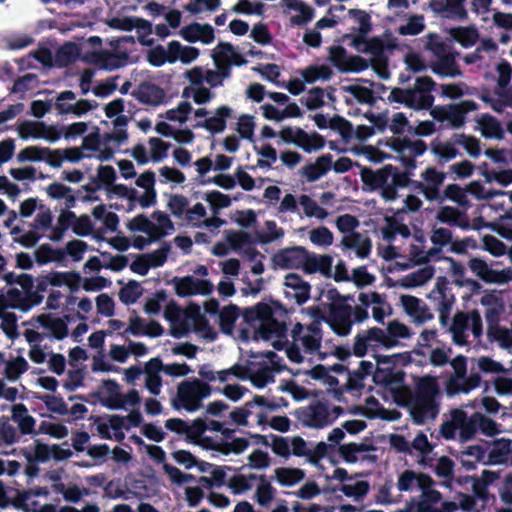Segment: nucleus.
<instances>
[{
    "instance_id": "393cba45",
    "label": "nucleus",
    "mask_w": 512,
    "mask_h": 512,
    "mask_svg": "<svg viewBox=\"0 0 512 512\" xmlns=\"http://www.w3.org/2000/svg\"><path fill=\"white\" fill-rule=\"evenodd\" d=\"M489 445L490 443L486 442V446L479 444L468 446L466 449L459 451L455 457L466 470H474L478 461L484 458Z\"/></svg>"
},
{
    "instance_id": "c03bdc74",
    "label": "nucleus",
    "mask_w": 512,
    "mask_h": 512,
    "mask_svg": "<svg viewBox=\"0 0 512 512\" xmlns=\"http://www.w3.org/2000/svg\"><path fill=\"white\" fill-rule=\"evenodd\" d=\"M34 397L42 401L46 409L50 412L60 415H66L69 413L67 404L63 400L62 396L34 393Z\"/></svg>"
},
{
    "instance_id": "9d476101",
    "label": "nucleus",
    "mask_w": 512,
    "mask_h": 512,
    "mask_svg": "<svg viewBox=\"0 0 512 512\" xmlns=\"http://www.w3.org/2000/svg\"><path fill=\"white\" fill-rule=\"evenodd\" d=\"M466 0H431L429 7L437 15L450 20L466 21L468 12L465 8Z\"/></svg>"
},
{
    "instance_id": "423d86ee",
    "label": "nucleus",
    "mask_w": 512,
    "mask_h": 512,
    "mask_svg": "<svg viewBox=\"0 0 512 512\" xmlns=\"http://www.w3.org/2000/svg\"><path fill=\"white\" fill-rule=\"evenodd\" d=\"M295 415L305 427L310 428H323L333 422L329 404L322 402V400H315L307 407L296 410Z\"/></svg>"
},
{
    "instance_id": "37998d69",
    "label": "nucleus",
    "mask_w": 512,
    "mask_h": 512,
    "mask_svg": "<svg viewBox=\"0 0 512 512\" xmlns=\"http://www.w3.org/2000/svg\"><path fill=\"white\" fill-rule=\"evenodd\" d=\"M97 107V102H90L88 99H79L75 105H65L62 102H56L55 108L58 110L60 114H74L76 116H81L91 111L92 109Z\"/></svg>"
},
{
    "instance_id": "49530a36",
    "label": "nucleus",
    "mask_w": 512,
    "mask_h": 512,
    "mask_svg": "<svg viewBox=\"0 0 512 512\" xmlns=\"http://www.w3.org/2000/svg\"><path fill=\"white\" fill-rule=\"evenodd\" d=\"M260 483L256 488L255 499L260 506H268L275 497V488L267 480L266 475L259 476Z\"/></svg>"
},
{
    "instance_id": "6e6552de",
    "label": "nucleus",
    "mask_w": 512,
    "mask_h": 512,
    "mask_svg": "<svg viewBox=\"0 0 512 512\" xmlns=\"http://www.w3.org/2000/svg\"><path fill=\"white\" fill-rule=\"evenodd\" d=\"M175 293L179 297H187L192 295H210L214 286L209 280H199L191 275L183 277H174L172 280Z\"/></svg>"
},
{
    "instance_id": "774afa93",
    "label": "nucleus",
    "mask_w": 512,
    "mask_h": 512,
    "mask_svg": "<svg viewBox=\"0 0 512 512\" xmlns=\"http://www.w3.org/2000/svg\"><path fill=\"white\" fill-rule=\"evenodd\" d=\"M423 20L421 15L412 16L405 25L399 26L397 31L400 35H418L425 29Z\"/></svg>"
},
{
    "instance_id": "603ef678",
    "label": "nucleus",
    "mask_w": 512,
    "mask_h": 512,
    "mask_svg": "<svg viewBox=\"0 0 512 512\" xmlns=\"http://www.w3.org/2000/svg\"><path fill=\"white\" fill-rule=\"evenodd\" d=\"M47 129V124L45 122H32V121H24L18 125V134L19 137L23 140L28 138L40 139L38 135L43 133V130Z\"/></svg>"
},
{
    "instance_id": "e2e57ef3",
    "label": "nucleus",
    "mask_w": 512,
    "mask_h": 512,
    "mask_svg": "<svg viewBox=\"0 0 512 512\" xmlns=\"http://www.w3.org/2000/svg\"><path fill=\"white\" fill-rule=\"evenodd\" d=\"M480 382L481 377L478 373H471L468 377L466 375L461 382L457 383L455 387L452 388L448 395L453 396L461 392L468 393L471 390L479 387Z\"/></svg>"
},
{
    "instance_id": "aec40b11",
    "label": "nucleus",
    "mask_w": 512,
    "mask_h": 512,
    "mask_svg": "<svg viewBox=\"0 0 512 512\" xmlns=\"http://www.w3.org/2000/svg\"><path fill=\"white\" fill-rule=\"evenodd\" d=\"M453 421L459 427V436L461 441H468L475 437L479 431V422L477 421L476 413L468 416L467 413L460 409H455L451 412Z\"/></svg>"
},
{
    "instance_id": "2eb2a0df",
    "label": "nucleus",
    "mask_w": 512,
    "mask_h": 512,
    "mask_svg": "<svg viewBox=\"0 0 512 512\" xmlns=\"http://www.w3.org/2000/svg\"><path fill=\"white\" fill-rule=\"evenodd\" d=\"M306 248L304 246L285 247L273 256L274 264L282 269L302 268Z\"/></svg>"
},
{
    "instance_id": "c756f323",
    "label": "nucleus",
    "mask_w": 512,
    "mask_h": 512,
    "mask_svg": "<svg viewBox=\"0 0 512 512\" xmlns=\"http://www.w3.org/2000/svg\"><path fill=\"white\" fill-rule=\"evenodd\" d=\"M388 103H398L414 111H421L419 108L422 102H417L411 88L394 87L390 90L387 98Z\"/></svg>"
},
{
    "instance_id": "4be33fe9",
    "label": "nucleus",
    "mask_w": 512,
    "mask_h": 512,
    "mask_svg": "<svg viewBox=\"0 0 512 512\" xmlns=\"http://www.w3.org/2000/svg\"><path fill=\"white\" fill-rule=\"evenodd\" d=\"M478 109L479 105L473 99L462 100L458 104H450L448 105V118L446 120L452 128H460L466 122L467 113Z\"/></svg>"
},
{
    "instance_id": "4d7b16f0",
    "label": "nucleus",
    "mask_w": 512,
    "mask_h": 512,
    "mask_svg": "<svg viewBox=\"0 0 512 512\" xmlns=\"http://www.w3.org/2000/svg\"><path fill=\"white\" fill-rule=\"evenodd\" d=\"M170 251L171 243L163 241L157 250H154L152 253L145 254V258H147L149 264H151V268L161 267L166 262Z\"/></svg>"
},
{
    "instance_id": "de8ad7c7",
    "label": "nucleus",
    "mask_w": 512,
    "mask_h": 512,
    "mask_svg": "<svg viewBox=\"0 0 512 512\" xmlns=\"http://www.w3.org/2000/svg\"><path fill=\"white\" fill-rule=\"evenodd\" d=\"M19 441L17 428L10 423V418L2 416L0 418V446H10Z\"/></svg>"
},
{
    "instance_id": "39448f33",
    "label": "nucleus",
    "mask_w": 512,
    "mask_h": 512,
    "mask_svg": "<svg viewBox=\"0 0 512 512\" xmlns=\"http://www.w3.org/2000/svg\"><path fill=\"white\" fill-rule=\"evenodd\" d=\"M406 354L404 353H396L393 355H375V359L377 362V367L374 371L373 380L377 384H399L404 380V373L399 370L395 372L392 369V366L396 365L399 362H405ZM409 358V356H407Z\"/></svg>"
},
{
    "instance_id": "5701e85b",
    "label": "nucleus",
    "mask_w": 512,
    "mask_h": 512,
    "mask_svg": "<svg viewBox=\"0 0 512 512\" xmlns=\"http://www.w3.org/2000/svg\"><path fill=\"white\" fill-rule=\"evenodd\" d=\"M232 113L233 110L229 106L222 105L217 108L214 116L197 122L194 127L205 128L213 135H215V133H222L226 128V121L232 117Z\"/></svg>"
},
{
    "instance_id": "7c9ffc66",
    "label": "nucleus",
    "mask_w": 512,
    "mask_h": 512,
    "mask_svg": "<svg viewBox=\"0 0 512 512\" xmlns=\"http://www.w3.org/2000/svg\"><path fill=\"white\" fill-rule=\"evenodd\" d=\"M433 275L434 268L432 266H425L402 277L398 285L405 289L421 287L427 283Z\"/></svg>"
},
{
    "instance_id": "1a4fd4ad",
    "label": "nucleus",
    "mask_w": 512,
    "mask_h": 512,
    "mask_svg": "<svg viewBox=\"0 0 512 512\" xmlns=\"http://www.w3.org/2000/svg\"><path fill=\"white\" fill-rule=\"evenodd\" d=\"M353 307L350 304H331L330 320L328 323L332 331L339 336L350 334L354 321H352Z\"/></svg>"
},
{
    "instance_id": "dca6fc26",
    "label": "nucleus",
    "mask_w": 512,
    "mask_h": 512,
    "mask_svg": "<svg viewBox=\"0 0 512 512\" xmlns=\"http://www.w3.org/2000/svg\"><path fill=\"white\" fill-rule=\"evenodd\" d=\"M362 45L364 47L362 48L360 46V50H358V51L362 52L364 54L373 55L375 57V59L372 61V65L374 67L378 66L380 64V62H382L383 67H382V69L378 70V75L382 79H388L389 71L387 68V62L384 58L385 45H384V42L382 41V39L377 36L370 37V38H367V36H365V41L362 43Z\"/></svg>"
},
{
    "instance_id": "9b49d317",
    "label": "nucleus",
    "mask_w": 512,
    "mask_h": 512,
    "mask_svg": "<svg viewBox=\"0 0 512 512\" xmlns=\"http://www.w3.org/2000/svg\"><path fill=\"white\" fill-rule=\"evenodd\" d=\"M470 269L485 283L489 284H506L511 279L512 271L510 270H494L480 258H472L468 263Z\"/></svg>"
},
{
    "instance_id": "cd10ccee",
    "label": "nucleus",
    "mask_w": 512,
    "mask_h": 512,
    "mask_svg": "<svg viewBox=\"0 0 512 512\" xmlns=\"http://www.w3.org/2000/svg\"><path fill=\"white\" fill-rule=\"evenodd\" d=\"M284 285L295 291L293 297L297 304L302 305L309 299L311 286L300 274L292 272L285 275Z\"/></svg>"
},
{
    "instance_id": "4468645a",
    "label": "nucleus",
    "mask_w": 512,
    "mask_h": 512,
    "mask_svg": "<svg viewBox=\"0 0 512 512\" xmlns=\"http://www.w3.org/2000/svg\"><path fill=\"white\" fill-rule=\"evenodd\" d=\"M436 220L450 227H457L462 230H470L471 222L467 210L445 205L437 211Z\"/></svg>"
},
{
    "instance_id": "052dcab7",
    "label": "nucleus",
    "mask_w": 512,
    "mask_h": 512,
    "mask_svg": "<svg viewBox=\"0 0 512 512\" xmlns=\"http://www.w3.org/2000/svg\"><path fill=\"white\" fill-rule=\"evenodd\" d=\"M225 239L233 251H240L244 245L251 243L250 235L244 231H225Z\"/></svg>"
},
{
    "instance_id": "bb28decb",
    "label": "nucleus",
    "mask_w": 512,
    "mask_h": 512,
    "mask_svg": "<svg viewBox=\"0 0 512 512\" xmlns=\"http://www.w3.org/2000/svg\"><path fill=\"white\" fill-rule=\"evenodd\" d=\"M448 286L449 280H447L446 276H439L434 289L428 295V298L439 299L437 310L443 311L444 313H450L454 303V296L447 295Z\"/></svg>"
},
{
    "instance_id": "ea45409f",
    "label": "nucleus",
    "mask_w": 512,
    "mask_h": 512,
    "mask_svg": "<svg viewBox=\"0 0 512 512\" xmlns=\"http://www.w3.org/2000/svg\"><path fill=\"white\" fill-rule=\"evenodd\" d=\"M274 474H276V480L282 486H292L301 482L305 477V472L299 468H276Z\"/></svg>"
},
{
    "instance_id": "5fc2aeb1",
    "label": "nucleus",
    "mask_w": 512,
    "mask_h": 512,
    "mask_svg": "<svg viewBox=\"0 0 512 512\" xmlns=\"http://www.w3.org/2000/svg\"><path fill=\"white\" fill-rule=\"evenodd\" d=\"M142 295V288L136 280H130L126 286L120 289L119 299L124 304H133Z\"/></svg>"
},
{
    "instance_id": "864d4df0",
    "label": "nucleus",
    "mask_w": 512,
    "mask_h": 512,
    "mask_svg": "<svg viewBox=\"0 0 512 512\" xmlns=\"http://www.w3.org/2000/svg\"><path fill=\"white\" fill-rule=\"evenodd\" d=\"M364 408H365L364 416L368 419H375V418H381V419H387V420L394 419L393 417H390L387 415L388 411L381 407L380 402L378 401V398H376L373 395L366 397Z\"/></svg>"
},
{
    "instance_id": "338daca9",
    "label": "nucleus",
    "mask_w": 512,
    "mask_h": 512,
    "mask_svg": "<svg viewBox=\"0 0 512 512\" xmlns=\"http://www.w3.org/2000/svg\"><path fill=\"white\" fill-rule=\"evenodd\" d=\"M328 59L341 73H346V70L344 69L347 68L349 56H347V51L345 50V48H343L342 46L330 47Z\"/></svg>"
},
{
    "instance_id": "72a5a7b5",
    "label": "nucleus",
    "mask_w": 512,
    "mask_h": 512,
    "mask_svg": "<svg viewBox=\"0 0 512 512\" xmlns=\"http://www.w3.org/2000/svg\"><path fill=\"white\" fill-rule=\"evenodd\" d=\"M446 200L456 203L459 207L465 210H468L472 206L468 199L466 188H463L456 183L446 185V188L442 193L441 201L444 203Z\"/></svg>"
},
{
    "instance_id": "473e14b6",
    "label": "nucleus",
    "mask_w": 512,
    "mask_h": 512,
    "mask_svg": "<svg viewBox=\"0 0 512 512\" xmlns=\"http://www.w3.org/2000/svg\"><path fill=\"white\" fill-rule=\"evenodd\" d=\"M66 259V252L62 248H53L50 244L44 243L35 250V260L39 265L50 262L62 263Z\"/></svg>"
},
{
    "instance_id": "3c124183",
    "label": "nucleus",
    "mask_w": 512,
    "mask_h": 512,
    "mask_svg": "<svg viewBox=\"0 0 512 512\" xmlns=\"http://www.w3.org/2000/svg\"><path fill=\"white\" fill-rule=\"evenodd\" d=\"M487 337L490 341H498L504 349L512 348V329L506 327H487Z\"/></svg>"
},
{
    "instance_id": "f257e3e1",
    "label": "nucleus",
    "mask_w": 512,
    "mask_h": 512,
    "mask_svg": "<svg viewBox=\"0 0 512 512\" xmlns=\"http://www.w3.org/2000/svg\"><path fill=\"white\" fill-rule=\"evenodd\" d=\"M288 310L278 300L269 298L267 301H260L253 306H248L243 311V319L246 324L253 325L259 321L260 325L256 333L264 341L276 338L273 341V347L277 351H282L288 344L287 325L284 321H278L277 317H285Z\"/></svg>"
},
{
    "instance_id": "c85d7f7f",
    "label": "nucleus",
    "mask_w": 512,
    "mask_h": 512,
    "mask_svg": "<svg viewBox=\"0 0 512 512\" xmlns=\"http://www.w3.org/2000/svg\"><path fill=\"white\" fill-rule=\"evenodd\" d=\"M481 135L486 139L503 140L505 132L501 122L494 116L482 114L478 120Z\"/></svg>"
},
{
    "instance_id": "f704fd0d",
    "label": "nucleus",
    "mask_w": 512,
    "mask_h": 512,
    "mask_svg": "<svg viewBox=\"0 0 512 512\" xmlns=\"http://www.w3.org/2000/svg\"><path fill=\"white\" fill-rule=\"evenodd\" d=\"M0 360L6 363L4 376L9 381H17L22 374L28 371V362L22 356H17L14 360L6 361L4 354L0 352Z\"/></svg>"
},
{
    "instance_id": "a18cd8bd",
    "label": "nucleus",
    "mask_w": 512,
    "mask_h": 512,
    "mask_svg": "<svg viewBox=\"0 0 512 512\" xmlns=\"http://www.w3.org/2000/svg\"><path fill=\"white\" fill-rule=\"evenodd\" d=\"M512 441L509 439H498L494 441L493 448L490 450L488 455V462L491 464H502L507 458V454L510 452Z\"/></svg>"
},
{
    "instance_id": "f03ea898",
    "label": "nucleus",
    "mask_w": 512,
    "mask_h": 512,
    "mask_svg": "<svg viewBox=\"0 0 512 512\" xmlns=\"http://www.w3.org/2000/svg\"><path fill=\"white\" fill-rule=\"evenodd\" d=\"M439 394L440 386L437 378L427 375L419 378L414 392L410 393L404 402L398 400L397 403L407 407L413 422L421 425L438 416L440 404L437 397Z\"/></svg>"
},
{
    "instance_id": "a878e982",
    "label": "nucleus",
    "mask_w": 512,
    "mask_h": 512,
    "mask_svg": "<svg viewBox=\"0 0 512 512\" xmlns=\"http://www.w3.org/2000/svg\"><path fill=\"white\" fill-rule=\"evenodd\" d=\"M341 245L346 249H355L356 255L360 259L367 258L372 248L371 239L358 232L344 236L341 240Z\"/></svg>"
},
{
    "instance_id": "79ce46f5",
    "label": "nucleus",
    "mask_w": 512,
    "mask_h": 512,
    "mask_svg": "<svg viewBox=\"0 0 512 512\" xmlns=\"http://www.w3.org/2000/svg\"><path fill=\"white\" fill-rule=\"evenodd\" d=\"M431 152L439 157L438 163L440 165H444V163H447L459 154L458 149L454 146V142H440L438 140L431 143Z\"/></svg>"
},
{
    "instance_id": "a19ab883",
    "label": "nucleus",
    "mask_w": 512,
    "mask_h": 512,
    "mask_svg": "<svg viewBox=\"0 0 512 512\" xmlns=\"http://www.w3.org/2000/svg\"><path fill=\"white\" fill-rule=\"evenodd\" d=\"M373 447L364 443H347L342 444L338 448L340 456L346 463L355 464L358 461L357 453L367 452L372 450Z\"/></svg>"
},
{
    "instance_id": "f8f14e48",
    "label": "nucleus",
    "mask_w": 512,
    "mask_h": 512,
    "mask_svg": "<svg viewBox=\"0 0 512 512\" xmlns=\"http://www.w3.org/2000/svg\"><path fill=\"white\" fill-rule=\"evenodd\" d=\"M392 170L391 164H388L377 171L363 167L362 170H360V179H362L363 190L374 191L380 189V194L382 195L384 188L388 184Z\"/></svg>"
},
{
    "instance_id": "6e6d98bb",
    "label": "nucleus",
    "mask_w": 512,
    "mask_h": 512,
    "mask_svg": "<svg viewBox=\"0 0 512 512\" xmlns=\"http://www.w3.org/2000/svg\"><path fill=\"white\" fill-rule=\"evenodd\" d=\"M204 199L209 203L214 214H218L220 209L231 205V198L228 195L222 194L219 190L207 192Z\"/></svg>"
},
{
    "instance_id": "2f4dec72",
    "label": "nucleus",
    "mask_w": 512,
    "mask_h": 512,
    "mask_svg": "<svg viewBox=\"0 0 512 512\" xmlns=\"http://www.w3.org/2000/svg\"><path fill=\"white\" fill-rule=\"evenodd\" d=\"M448 33L464 48L473 47L479 40V30L475 26L453 27L449 29Z\"/></svg>"
},
{
    "instance_id": "69168bd1",
    "label": "nucleus",
    "mask_w": 512,
    "mask_h": 512,
    "mask_svg": "<svg viewBox=\"0 0 512 512\" xmlns=\"http://www.w3.org/2000/svg\"><path fill=\"white\" fill-rule=\"evenodd\" d=\"M300 204L304 208V213L308 217L315 216L319 219L327 217L328 212L324 208L320 207L311 197L302 195L300 197Z\"/></svg>"
},
{
    "instance_id": "4c0bfd02",
    "label": "nucleus",
    "mask_w": 512,
    "mask_h": 512,
    "mask_svg": "<svg viewBox=\"0 0 512 512\" xmlns=\"http://www.w3.org/2000/svg\"><path fill=\"white\" fill-rule=\"evenodd\" d=\"M369 489V482L360 480L354 484L343 483L339 486H334L331 491H340L344 496L359 501L368 494Z\"/></svg>"
},
{
    "instance_id": "0e129e2a",
    "label": "nucleus",
    "mask_w": 512,
    "mask_h": 512,
    "mask_svg": "<svg viewBox=\"0 0 512 512\" xmlns=\"http://www.w3.org/2000/svg\"><path fill=\"white\" fill-rule=\"evenodd\" d=\"M218 50L226 55L227 61L231 66H243L247 63L245 57L235 51V47L231 42H218Z\"/></svg>"
},
{
    "instance_id": "58836bf2",
    "label": "nucleus",
    "mask_w": 512,
    "mask_h": 512,
    "mask_svg": "<svg viewBox=\"0 0 512 512\" xmlns=\"http://www.w3.org/2000/svg\"><path fill=\"white\" fill-rule=\"evenodd\" d=\"M240 316V308L236 304H228L219 313V326L224 333H231L235 322Z\"/></svg>"
},
{
    "instance_id": "412c9836",
    "label": "nucleus",
    "mask_w": 512,
    "mask_h": 512,
    "mask_svg": "<svg viewBox=\"0 0 512 512\" xmlns=\"http://www.w3.org/2000/svg\"><path fill=\"white\" fill-rule=\"evenodd\" d=\"M129 55L126 52L116 53L107 50L95 51L90 56V61L99 65L104 70H114L127 64Z\"/></svg>"
},
{
    "instance_id": "ddd939ff",
    "label": "nucleus",
    "mask_w": 512,
    "mask_h": 512,
    "mask_svg": "<svg viewBox=\"0 0 512 512\" xmlns=\"http://www.w3.org/2000/svg\"><path fill=\"white\" fill-rule=\"evenodd\" d=\"M132 96L139 103L157 107L161 103H165L166 93L161 86L149 81H143L133 90Z\"/></svg>"
},
{
    "instance_id": "0eeeda50",
    "label": "nucleus",
    "mask_w": 512,
    "mask_h": 512,
    "mask_svg": "<svg viewBox=\"0 0 512 512\" xmlns=\"http://www.w3.org/2000/svg\"><path fill=\"white\" fill-rule=\"evenodd\" d=\"M350 18L355 20L359 26L352 27V33H346L343 35V39H351V46L356 50H360V46H363L365 36L372 31L371 16L368 12L359 8H351L348 10Z\"/></svg>"
},
{
    "instance_id": "680f3d73",
    "label": "nucleus",
    "mask_w": 512,
    "mask_h": 512,
    "mask_svg": "<svg viewBox=\"0 0 512 512\" xmlns=\"http://www.w3.org/2000/svg\"><path fill=\"white\" fill-rule=\"evenodd\" d=\"M454 144L461 145L472 157H477L480 154V142L474 136L465 134L454 135Z\"/></svg>"
},
{
    "instance_id": "c9c22d12",
    "label": "nucleus",
    "mask_w": 512,
    "mask_h": 512,
    "mask_svg": "<svg viewBox=\"0 0 512 512\" xmlns=\"http://www.w3.org/2000/svg\"><path fill=\"white\" fill-rule=\"evenodd\" d=\"M454 374L446 380V394H449L453 387L461 382L467 375V358L458 355L450 361Z\"/></svg>"
},
{
    "instance_id": "13d9d810",
    "label": "nucleus",
    "mask_w": 512,
    "mask_h": 512,
    "mask_svg": "<svg viewBox=\"0 0 512 512\" xmlns=\"http://www.w3.org/2000/svg\"><path fill=\"white\" fill-rule=\"evenodd\" d=\"M8 299V303L11 308H16L19 311H28L33 306L39 304V300H35L34 302H26L23 299V294L21 291H19L17 288H12L8 290L7 294L5 295Z\"/></svg>"
},
{
    "instance_id": "20e7f679",
    "label": "nucleus",
    "mask_w": 512,
    "mask_h": 512,
    "mask_svg": "<svg viewBox=\"0 0 512 512\" xmlns=\"http://www.w3.org/2000/svg\"><path fill=\"white\" fill-rule=\"evenodd\" d=\"M469 328L476 338L482 335L483 326L479 312L477 310H471L470 313L457 312L449 327L455 345L462 347L468 344L466 331Z\"/></svg>"
},
{
    "instance_id": "6ab92c4d",
    "label": "nucleus",
    "mask_w": 512,
    "mask_h": 512,
    "mask_svg": "<svg viewBox=\"0 0 512 512\" xmlns=\"http://www.w3.org/2000/svg\"><path fill=\"white\" fill-rule=\"evenodd\" d=\"M392 169L393 170L390 172V180L382 192V198L388 202L398 198L397 189L408 187L411 183V176L413 175L410 171L401 172L393 165Z\"/></svg>"
},
{
    "instance_id": "e433bc0d",
    "label": "nucleus",
    "mask_w": 512,
    "mask_h": 512,
    "mask_svg": "<svg viewBox=\"0 0 512 512\" xmlns=\"http://www.w3.org/2000/svg\"><path fill=\"white\" fill-rule=\"evenodd\" d=\"M302 79L307 84H313L317 80H329L333 76V70L330 66L326 64H313L307 66L304 70L301 71Z\"/></svg>"
},
{
    "instance_id": "bf43d9fd",
    "label": "nucleus",
    "mask_w": 512,
    "mask_h": 512,
    "mask_svg": "<svg viewBox=\"0 0 512 512\" xmlns=\"http://www.w3.org/2000/svg\"><path fill=\"white\" fill-rule=\"evenodd\" d=\"M191 111L192 107L190 102L184 100L176 108L167 110L165 114L160 115V117H165L169 121H179L180 123H185L189 118Z\"/></svg>"
},
{
    "instance_id": "a211bd4d",
    "label": "nucleus",
    "mask_w": 512,
    "mask_h": 512,
    "mask_svg": "<svg viewBox=\"0 0 512 512\" xmlns=\"http://www.w3.org/2000/svg\"><path fill=\"white\" fill-rule=\"evenodd\" d=\"M333 166V155L325 153L316 158L314 162H309L301 168V176L308 182H314L331 171Z\"/></svg>"
},
{
    "instance_id": "09e8293b",
    "label": "nucleus",
    "mask_w": 512,
    "mask_h": 512,
    "mask_svg": "<svg viewBox=\"0 0 512 512\" xmlns=\"http://www.w3.org/2000/svg\"><path fill=\"white\" fill-rule=\"evenodd\" d=\"M341 90L352 94L360 103L374 105L377 97L374 96V90L361 85H343Z\"/></svg>"
},
{
    "instance_id": "f3484780",
    "label": "nucleus",
    "mask_w": 512,
    "mask_h": 512,
    "mask_svg": "<svg viewBox=\"0 0 512 512\" xmlns=\"http://www.w3.org/2000/svg\"><path fill=\"white\" fill-rule=\"evenodd\" d=\"M436 82L429 76L417 77L414 87H411L417 103H421L420 111L429 110L434 105L435 97L432 91L436 88Z\"/></svg>"
},
{
    "instance_id": "8fccbe9b",
    "label": "nucleus",
    "mask_w": 512,
    "mask_h": 512,
    "mask_svg": "<svg viewBox=\"0 0 512 512\" xmlns=\"http://www.w3.org/2000/svg\"><path fill=\"white\" fill-rule=\"evenodd\" d=\"M51 153L48 147L28 146L20 150L16 159L18 163H25V161H42L46 155Z\"/></svg>"
},
{
    "instance_id": "b1692460",
    "label": "nucleus",
    "mask_w": 512,
    "mask_h": 512,
    "mask_svg": "<svg viewBox=\"0 0 512 512\" xmlns=\"http://www.w3.org/2000/svg\"><path fill=\"white\" fill-rule=\"evenodd\" d=\"M438 60L432 62L429 67L435 75L440 77L454 78L461 76V69L456 62L455 56L452 53H446L437 57Z\"/></svg>"
},
{
    "instance_id": "7ed1b4c3",
    "label": "nucleus",
    "mask_w": 512,
    "mask_h": 512,
    "mask_svg": "<svg viewBox=\"0 0 512 512\" xmlns=\"http://www.w3.org/2000/svg\"><path fill=\"white\" fill-rule=\"evenodd\" d=\"M211 386L202 380H185L178 385L176 399L173 400V407L176 410L185 409L192 413L199 410L202 406V400L211 395Z\"/></svg>"
}]
</instances>
